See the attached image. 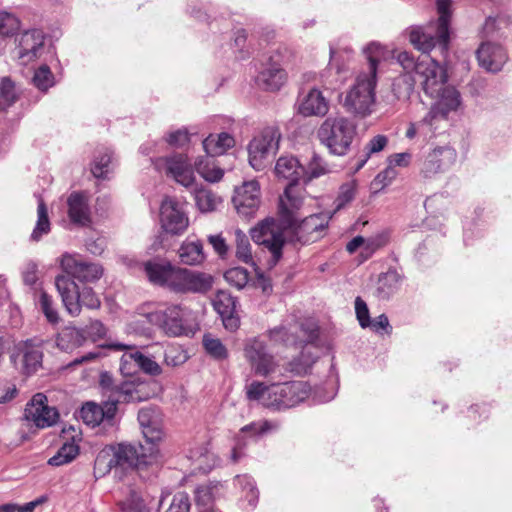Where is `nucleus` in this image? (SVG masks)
<instances>
[{"label": "nucleus", "mask_w": 512, "mask_h": 512, "mask_svg": "<svg viewBox=\"0 0 512 512\" xmlns=\"http://www.w3.org/2000/svg\"><path fill=\"white\" fill-rule=\"evenodd\" d=\"M225 280L237 289L244 288L249 280L248 272L242 267H234L224 273Z\"/></svg>", "instance_id": "52"}, {"label": "nucleus", "mask_w": 512, "mask_h": 512, "mask_svg": "<svg viewBox=\"0 0 512 512\" xmlns=\"http://www.w3.org/2000/svg\"><path fill=\"white\" fill-rule=\"evenodd\" d=\"M132 365L138 367L146 374L154 376L159 375L162 371L160 365L155 360L136 350L126 352L121 357L120 369L123 373H132Z\"/></svg>", "instance_id": "29"}, {"label": "nucleus", "mask_w": 512, "mask_h": 512, "mask_svg": "<svg viewBox=\"0 0 512 512\" xmlns=\"http://www.w3.org/2000/svg\"><path fill=\"white\" fill-rule=\"evenodd\" d=\"M208 241L212 245L214 251L220 256H226L228 252V245L222 235H209Z\"/></svg>", "instance_id": "64"}, {"label": "nucleus", "mask_w": 512, "mask_h": 512, "mask_svg": "<svg viewBox=\"0 0 512 512\" xmlns=\"http://www.w3.org/2000/svg\"><path fill=\"white\" fill-rule=\"evenodd\" d=\"M203 345L207 353L214 358L224 359L228 355L227 349L220 339L213 337L211 334L204 335Z\"/></svg>", "instance_id": "51"}, {"label": "nucleus", "mask_w": 512, "mask_h": 512, "mask_svg": "<svg viewBox=\"0 0 512 512\" xmlns=\"http://www.w3.org/2000/svg\"><path fill=\"white\" fill-rule=\"evenodd\" d=\"M398 171L392 166L388 165L383 171L378 173L371 183L372 189L376 192L384 189L390 185L397 177Z\"/></svg>", "instance_id": "55"}, {"label": "nucleus", "mask_w": 512, "mask_h": 512, "mask_svg": "<svg viewBox=\"0 0 512 512\" xmlns=\"http://www.w3.org/2000/svg\"><path fill=\"white\" fill-rule=\"evenodd\" d=\"M68 215L73 223L87 225L90 222L88 197L82 192H73L67 199Z\"/></svg>", "instance_id": "31"}, {"label": "nucleus", "mask_w": 512, "mask_h": 512, "mask_svg": "<svg viewBox=\"0 0 512 512\" xmlns=\"http://www.w3.org/2000/svg\"><path fill=\"white\" fill-rule=\"evenodd\" d=\"M479 65L489 72H498L507 61L505 50L493 43H482L477 50Z\"/></svg>", "instance_id": "28"}, {"label": "nucleus", "mask_w": 512, "mask_h": 512, "mask_svg": "<svg viewBox=\"0 0 512 512\" xmlns=\"http://www.w3.org/2000/svg\"><path fill=\"white\" fill-rule=\"evenodd\" d=\"M315 332H311L308 338V343L302 347V351L299 357L294 358L290 362L291 371L296 374H306L311 366L315 363L318 355L315 353L316 347L311 341L316 337Z\"/></svg>", "instance_id": "35"}, {"label": "nucleus", "mask_w": 512, "mask_h": 512, "mask_svg": "<svg viewBox=\"0 0 512 512\" xmlns=\"http://www.w3.org/2000/svg\"><path fill=\"white\" fill-rule=\"evenodd\" d=\"M298 110L300 114L306 117H323L329 110V103L319 89L313 88L304 96Z\"/></svg>", "instance_id": "30"}, {"label": "nucleus", "mask_w": 512, "mask_h": 512, "mask_svg": "<svg viewBox=\"0 0 512 512\" xmlns=\"http://www.w3.org/2000/svg\"><path fill=\"white\" fill-rule=\"evenodd\" d=\"M50 232V221L48 217L47 207L42 199L38 202L37 207V223L31 234L33 241H39L43 235Z\"/></svg>", "instance_id": "42"}, {"label": "nucleus", "mask_w": 512, "mask_h": 512, "mask_svg": "<svg viewBox=\"0 0 512 512\" xmlns=\"http://www.w3.org/2000/svg\"><path fill=\"white\" fill-rule=\"evenodd\" d=\"M433 123L434 121L424 122V118L418 122H411L405 135L408 139H413L417 133L427 134L428 132H431Z\"/></svg>", "instance_id": "63"}, {"label": "nucleus", "mask_w": 512, "mask_h": 512, "mask_svg": "<svg viewBox=\"0 0 512 512\" xmlns=\"http://www.w3.org/2000/svg\"><path fill=\"white\" fill-rule=\"evenodd\" d=\"M182 206L173 198L166 197L160 207V221L162 228L171 234H182L189 225L188 217Z\"/></svg>", "instance_id": "20"}, {"label": "nucleus", "mask_w": 512, "mask_h": 512, "mask_svg": "<svg viewBox=\"0 0 512 512\" xmlns=\"http://www.w3.org/2000/svg\"><path fill=\"white\" fill-rule=\"evenodd\" d=\"M16 56L19 62L27 65L38 59L44 52L45 35L40 29L24 31L16 38Z\"/></svg>", "instance_id": "15"}, {"label": "nucleus", "mask_w": 512, "mask_h": 512, "mask_svg": "<svg viewBox=\"0 0 512 512\" xmlns=\"http://www.w3.org/2000/svg\"><path fill=\"white\" fill-rule=\"evenodd\" d=\"M111 155L108 152L97 156L92 164L91 172L96 178H104L109 172Z\"/></svg>", "instance_id": "58"}, {"label": "nucleus", "mask_w": 512, "mask_h": 512, "mask_svg": "<svg viewBox=\"0 0 512 512\" xmlns=\"http://www.w3.org/2000/svg\"><path fill=\"white\" fill-rule=\"evenodd\" d=\"M243 353L256 375L267 376L276 371L278 364L274 356L267 351L266 342L260 337L246 339Z\"/></svg>", "instance_id": "10"}, {"label": "nucleus", "mask_w": 512, "mask_h": 512, "mask_svg": "<svg viewBox=\"0 0 512 512\" xmlns=\"http://www.w3.org/2000/svg\"><path fill=\"white\" fill-rule=\"evenodd\" d=\"M433 98L436 101L424 117V122H432L438 117L444 119L450 112L456 111L461 104L459 92L454 87L446 84Z\"/></svg>", "instance_id": "22"}, {"label": "nucleus", "mask_w": 512, "mask_h": 512, "mask_svg": "<svg viewBox=\"0 0 512 512\" xmlns=\"http://www.w3.org/2000/svg\"><path fill=\"white\" fill-rule=\"evenodd\" d=\"M149 388L150 384L146 382H123L120 386L111 389L110 398L116 402V406L119 402L145 401L154 395V392L150 391Z\"/></svg>", "instance_id": "25"}, {"label": "nucleus", "mask_w": 512, "mask_h": 512, "mask_svg": "<svg viewBox=\"0 0 512 512\" xmlns=\"http://www.w3.org/2000/svg\"><path fill=\"white\" fill-rule=\"evenodd\" d=\"M111 449L115 464L121 467L140 468L156 463L158 458V451L154 446L148 448L149 454L144 453L143 445L119 444Z\"/></svg>", "instance_id": "14"}, {"label": "nucleus", "mask_w": 512, "mask_h": 512, "mask_svg": "<svg viewBox=\"0 0 512 512\" xmlns=\"http://www.w3.org/2000/svg\"><path fill=\"white\" fill-rule=\"evenodd\" d=\"M138 421L146 441L154 444L163 437L162 418L158 410L145 407L138 412Z\"/></svg>", "instance_id": "27"}, {"label": "nucleus", "mask_w": 512, "mask_h": 512, "mask_svg": "<svg viewBox=\"0 0 512 512\" xmlns=\"http://www.w3.org/2000/svg\"><path fill=\"white\" fill-rule=\"evenodd\" d=\"M221 490L220 483H208L196 488L195 499L199 505L208 506L218 496Z\"/></svg>", "instance_id": "44"}, {"label": "nucleus", "mask_w": 512, "mask_h": 512, "mask_svg": "<svg viewBox=\"0 0 512 512\" xmlns=\"http://www.w3.org/2000/svg\"><path fill=\"white\" fill-rule=\"evenodd\" d=\"M153 164L158 171L164 172L184 187H191L195 183L194 169L184 154L157 158Z\"/></svg>", "instance_id": "13"}, {"label": "nucleus", "mask_w": 512, "mask_h": 512, "mask_svg": "<svg viewBox=\"0 0 512 512\" xmlns=\"http://www.w3.org/2000/svg\"><path fill=\"white\" fill-rule=\"evenodd\" d=\"M331 218L332 213L330 212L309 215L293 226L295 237L302 244L313 243L319 240L323 237Z\"/></svg>", "instance_id": "16"}, {"label": "nucleus", "mask_w": 512, "mask_h": 512, "mask_svg": "<svg viewBox=\"0 0 512 512\" xmlns=\"http://www.w3.org/2000/svg\"><path fill=\"white\" fill-rule=\"evenodd\" d=\"M214 309L221 317L231 316L235 312L236 301L227 291H218L213 299Z\"/></svg>", "instance_id": "43"}, {"label": "nucleus", "mask_w": 512, "mask_h": 512, "mask_svg": "<svg viewBox=\"0 0 512 512\" xmlns=\"http://www.w3.org/2000/svg\"><path fill=\"white\" fill-rule=\"evenodd\" d=\"M20 355H22V370L25 374H34L42 366V351L33 341H20L14 345V350L10 355L11 361L15 362Z\"/></svg>", "instance_id": "26"}, {"label": "nucleus", "mask_w": 512, "mask_h": 512, "mask_svg": "<svg viewBox=\"0 0 512 512\" xmlns=\"http://www.w3.org/2000/svg\"><path fill=\"white\" fill-rule=\"evenodd\" d=\"M79 453L78 446L72 443H64L56 455L51 457L48 463L52 466H61L70 463Z\"/></svg>", "instance_id": "45"}, {"label": "nucleus", "mask_w": 512, "mask_h": 512, "mask_svg": "<svg viewBox=\"0 0 512 512\" xmlns=\"http://www.w3.org/2000/svg\"><path fill=\"white\" fill-rule=\"evenodd\" d=\"M180 262L184 265L196 266L205 260L203 244L199 240L186 239L177 251Z\"/></svg>", "instance_id": "34"}, {"label": "nucleus", "mask_w": 512, "mask_h": 512, "mask_svg": "<svg viewBox=\"0 0 512 512\" xmlns=\"http://www.w3.org/2000/svg\"><path fill=\"white\" fill-rule=\"evenodd\" d=\"M189 140V133L185 128L170 132L166 138L168 144L174 147H182L186 145Z\"/></svg>", "instance_id": "62"}, {"label": "nucleus", "mask_w": 512, "mask_h": 512, "mask_svg": "<svg viewBox=\"0 0 512 512\" xmlns=\"http://www.w3.org/2000/svg\"><path fill=\"white\" fill-rule=\"evenodd\" d=\"M115 466H117V465L115 464V458L112 453V449L111 448L103 449L98 453V455L95 459L94 471L96 474H99L100 476H104L105 474L110 472L112 467H115Z\"/></svg>", "instance_id": "48"}, {"label": "nucleus", "mask_w": 512, "mask_h": 512, "mask_svg": "<svg viewBox=\"0 0 512 512\" xmlns=\"http://www.w3.org/2000/svg\"><path fill=\"white\" fill-rule=\"evenodd\" d=\"M401 284V276L395 270H389L378 278L376 293L380 299H389L398 291Z\"/></svg>", "instance_id": "38"}, {"label": "nucleus", "mask_w": 512, "mask_h": 512, "mask_svg": "<svg viewBox=\"0 0 512 512\" xmlns=\"http://www.w3.org/2000/svg\"><path fill=\"white\" fill-rule=\"evenodd\" d=\"M194 166L200 176L208 182H218L223 178L224 170L208 158H199Z\"/></svg>", "instance_id": "39"}, {"label": "nucleus", "mask_w": 512, "mask_h": 512, "mask_svg": "<svg viewBox=\"0 0 512 512\" xmlns=\"http://www.w3.org/2000/svg\"><path fill=\"white\" fill-rule=\"evenodd\" d=\"M39 306L41 311L44 313L46 319L50 323L55 324L59 321L58 312L53 308L52 297L48 295L45 291L40 292Z\"/></svg>", "instance_id": "57"}, {"label": "nucleus", "mask_w": 512, "mask_h": 512, "mask_svg": "<svg viewBox=\"0 0 512 512\" xmlns=\"http://www.w3.org/2000/svg\"><path fill=\"white\" fill-rule=\"evenodd\" d=\"M117 413L116 402L109 399L102 405L95 402H86L81 410L80 417L83 422L91 427L104 424V426L113 427L115 425V416Z\"/></svg>", "instance_id": "19"}, {"label": "nucleus", "mask_w": 512, "mask_h": 512, "mask_svg": "<svg viewBox=\"0 0 512 512\" xmlns=\"http://www.w3.org/2000/svg\"><path fill=\"white\" fill-rule=\"evenodd\" d=\"M234 145L235 140L233 136L226 132L210 134L203 140L205 152L212 157L223 155Z\"/></svg>", "instance_id": "36"}, {"label": "nucleus", "mask_w": 512, "mask_h": 512, "mask_svg": "<svg viewBox=\"0 0 512 512\" xmlns=\"http://www.w3.org/2000/svg\"><path fill=\"white\" fill-rule=\"evenodd\" d=\"M33 83L42 91H46L54 85V76L47 65H42L35 71Z\"/></svg>", "instance_id": "53"}, {"label": "nucleus", "mask_w": 512, "mask_h": 512, "mask_svg": "<svg viewBox=\"0 0 512 512\" xmlns=\"http://www.w3.org/2000/svg\"><path fill=\"white\" fill-rule=\"evenodd\" d=\"M355 311L361 327H369L371 324L369 310L365 301L360 297L355 299Z\"/></svg>", "instance_id": "60"}, {"label": "nucleus", "mask_w": 512, "mask_h": 512, "mask_svg": "<svg viewBox=\"0 0 512 512\" xmlns=\"http://www.w3.org/2000/svg\"><path fill=\"white\" fill-rule=\"evenodd\" d=\"M415 80L420 83L428 96L434 97L447 82L446 70L438 62L426 56L415 63Z\"/></svg>", "instance_id": "11"}, {"label": "nucleus", "mask_w": 512, "mask_h": 512, "mask_svg": "<svg viewBox=\"0 0 512 512\" xmlns=\"http://www.w3.org/2000/svg\"><path fill=\"white\" fill-rule=\"evenodd\" d=\"M361 246H364L367 255H370L377 248L374 241H366L362 236H356L347 244L346 249L349 253H354Z\"/></svg>", "instance_id": "61"}, {"label": "nucleus", "mask_w": 512, "mask_h": 512, "mask_svg": "<svg viewBox=\"0 0 512 512\" xmlns=\"http://www.w3.org/2000/svg\"><path fill=\"white\" fill-rule=\"evenodd\" d=\"M388 144V138L385 135L378 134L374 137H372L367 144L365 145L364 151L365 155L360 160L359 164L357 165V170L362 168L364 164L367 162V160L370 158L371 155L376 154L384 150V148Z\"/></svg>", "instance_id": "47"}, {"label": "nucleus", "mask_w": 512, "mask_h": 512, "mask_svg": "<svg viewBox=\"0 0 512 512\" xmlns=\"http://www.w3.org/2000/svg\"><path fill=\"white\" fill-rule=\"evenodd\" d=\"M451 2V0L437 1L439 18L435 24H430L426 28L415 27L410 30V43L417 50L428 53L436 46H439L442 52L447 51Z\"/></svg>", "instance_id": "3"}, {"label": "nucleus", "mask_w": 512, "mask_h": 512, "mask_svg": "<svg viewBox=\"0 0 512 512\" xmlns=\"http://www.w3.org/2000/svg\"><path fill=\"white\" fill-rule=\"evenodd\" d=\"M457 153L450 147H439L432 150L426 156L421 167V174L426 179H431L439 173L445 172L456 161Z\"/></svg>", "instance_id": "23"}, {"label": "nucleus", "mask_w": 512, "mask_h": 512, "mask_svg": "<svg viewBox=\"0 0 512 512\" xmlns=\"http://www.w3.org/2000/svg\"><path fill=\"white\" fill-rule=\"evenodd\" d=\"M195 201L202 212H211L222 203V198L208 189H198L195 192Z\"/></svg>", "instance_id": "41"}, {"label": "nucleus", "mask_w": 512, "mask_h": 512, "mask_svg": "<svg viewBox=\"0 0 512 512\" xmlns=\"http://www.w3.org/2000/svg\"><path fill=\"white\" fill-rule=\"evenodd\" d=\"M55 286L62 298L64 307L73 317L80 314L82 306L89 309L100 307V300L90 287L79 289L74 280L67 276L58 275L55 278Z\"/></svg>", "instance_id": "5"}, {"label": "nucleus", "mask_w": 512, "mask_h": 512, "mask_svg": "<svg viewBox=\"0 0 512 512\" xmlns=\"http://www.w3.org/2000/svg\"><path fill=\"white\" fill-rule=\"evenodd\" d=\"M251 237L255 243L268 248L275 262L282 257L285 238L283 228L275 219L263 220L251 230Z\"/></svg>", "instance_id": "12"}, {"label": "nucleus", "mask_w": 512, "mask_h": 512, "mask_svg": "<svg viewBox=\"0 0 512 512\" xmlns=\"http://www.w3.org/2000/svg\"><path fill=\"white\" fill-rule=\"evenodd\" d=\"M310 394V387L303 381H291L283 384L266 386L253 382L247 388V397L259 401L263 406L281 410L296 406Z\"/></svg>", "instance_id": "2"}, {"label": "nucleus", "mask_w": 512, "mask_h": 512, "mask_svg": "<svg viewBox=\"0 0 512 512\" xmlns=\"http://www.w3.org/2000/svg\"><path fill=\"white\" fill-rule=\"evenodd\" d=\"M275 173L278 178L289 180V184H296L306 175V169L293 156L280 157L275 165Z\"/></svg>", "instance_id": "32"}, {"label": "nucleus", "mask_w": 512, "mask_h": 512, "mask_svg": "<svg viewBox=\"0 0 512 512\" xmlns=\"http://www.w3.org/2000/svg\"><path fill=\"white\" fill-rule=\"evenodd\" d=\"M267 336L272 343L283 344L286 347L301 343L298 341L295 331H292L291 327L287 328L283 325L268 330Z\"/></svg>", "instance_id": "40"}, {"label": "nucleus", "mask_w": 512, "mask_h": 512, "mask_svg": "<svg viewBox=\"0 0 512 512\" xmlns=\"http://www.w3.org/2000/svg\"><path fill=\"white\" fill-rule=\"evenodd\" d=\"M60 265L66 273L65 276L72 277L81 282L96 281L103 274V269L100 265L83 261L79 256L68 253L61 257Z\"/></svg>", "instance_id": "17"}, {"label": "nucleus", "mask_w": 512, "mask_h": 512, "mask_svg": "<svg viewBox=\"0 0 512 512\" xmlns=\"http://www.w3.org/2000/svg\"><path fill=\"white\" fill-rule=\"evenodd\" d=\"M234 208L243 217L254 215L260 204V186L256 180L244 182L235 189L232 198Z\"/></svg>", "instance_id": "21"}, {"label": "nucleus", "mask_w": 512, "mask_h": 512, "mask_svg": "<svg viewBox=\"0 0 512 512\" xmlns=\"http://www.w3.org/2000/svg\"><path fill=\"white\" fill-rule=\"evenodd\" d=\"M190 502L186 493L179 492L173 496L172 502L166 512H189Z\"/></svg>", "instance_id": "59"}, {"label": "nucleus", "mask_w": 512, "mask_h": 512, "mask_svg": "<svg viewBox=\"0 0 512 512\" xmlns=\"http://www.w3.org/2000/svg\"><path fill=\"white\" fill-rule=\"evenodd\" d=\"M357 182L355 180L348 181L342 184L339 188L338 196L335 199V210H340L349 204L356 195Z\"/></svg>", "instance_id": "49"}, {"label": "nucleus", "mask_w": 512, "mask_h": 512, "mask_svg": "<svg viewBox=\"0 0 512 512\" xmlns=\"http://www.w3.org/2000/svg\"><path fill=\"white\" fill-rule=\"evenodd\" d=\"M236 257L246 263H252L253 257L248 237L240 229L235 230Z\"/></svg>", "instance_id": "46"}, {"label": "nucleus", "mask_w": 512, "mask_h": 512, "mask_svg": "<svg viewBox=\"0 0 512 512\" xmlns=\"http://www.w3.org/2000/svg\"><path fill=\"white\" fill-rule=\"evenodd\" d=\"M281 134L277 127H266L256 135L248 145V160L256 171L264 170L270 163L271 157L279 148Z\"/></svg>", "instance_id": "7"}, {"label": "nucleus", "mask_w": 512, "mask_h": 512, "mask_svg": "<svg viewBox=\"0 0 512 512\" xmlns=\"http://www.w3.org/2000/svg\"><path fill=\"white\" fill-rule=\"evenodd\" d=\"M191 312L179 305H171L164 309L150 312L147 321L158 326L168 336L188 335L192 332Z\"/></svg>", "instance_id": "6"}, {"label": "nucleus", "mask_w": 512, "mask_h": 512, "mask_svg": "<svg viewBox=\"0 0 512 512\" xmlns=\"http://www.w3.org/2000/svg\"><path fill=\"white\" fill-rule=\"evenodd\" d=\"M363 52L369 62L368 71L357 77L344 101V106L349 112L360 116L372 112L375 103L377 65L386 58L387 53L384 47L375 42L368 44Z\"/></svg>", "instance_id": "1"}, {"label": "nucleus", "mask_w": 512, "mask_h": 512, "mask_svg": "<svg viewBox=\"0 0 512 512\" xmlns=\"http://www.w3.org/2000/svg\"><path fill=\"white\" fill-rule=\"evenodd\" d=\"M19 28L20 21L14 14L0 11V36H12Z\"/></svg>", "instance_id": "50"}, {"label": "nucleus", "mask_w": 512, "mask_h": 512, "mask_svg": "<svg viewBox=\"0 0 512 512\" xmlns=\"http://www.w3.org/2000/svg\"><path fill=\"white\" fill-rule=\"evenodd\" d=\"M16 100V93L13 83L9 79H2L0 82V111L6 110Z\"/></svg>", "instance_id": "54"}, {"label": "nucleus", "mask_w": 512, "mask_h": 512, "mask_svg": "<svg viewBox=\"0 0 512 512\" xmlns=\"http://www.w3.org/2000/svg\"><path fill=\"white\" fill-rule=\"evenodd\" d=\"M174 265L166 260H152L144 263V271L148 280L161 287H165L170 278Z\"/></svg>", "instance_id": "33"}, {"label": "nucleus", "mask_w": 512, "mask_h": 512, "mask_svg": "<svg viewBox=\"0 0 512 512\" xmlns=\"http://www.w3.org/2000/svg\"><path fill=\"white\" fill-rule=\"evenodd\" d=\"M284 61L285 55L280 51L270 56L269 63L257 76L259 87L269 91H277L283 86L286 81V72L282 68Z\"/></svg>", "instance_id": "24"}, {"label": "nucleus", "mask_w": 512, "mask_h": 512, "mask_svg": "<svg viewBox=\"0 0 512 512\" xmlns=\"http://www.w3.org/2000/svg\"><path fill=\"white\" fill-rule=\"evenodd\" d=\"M356 125L343 116L328 117L318 129V137L331 153L345 155L356 135Z\"/></svg>", "instance_id": "4"}, {"label": "nucleus", "mask_w": 512, "mask_h": 512, "mask_svg": "<svg viewBox=\"0 0 512 512\" xmlns=\"http://www.w3.org/2000/svg\"><path fill=\"white\" fill-rule=\"evenodd\" d=\"M212 284L210 274L174 266L166 288L175 293H206Z\"/></svg>", "instance_id": "8"}, {"label": "nucleus", "mask_w": 512, "mask_h": 512, "mask_svg": "<svg viewBox=\"0 0 512 512\" xmlns=\"http://www.w3.org/2000/svg\"><path fill=\"white\" fill-rule=\"evenodd\" d=\"M84 333L75 327H65L59 332L56 343L57 347L65 352L73 351L85 342Z\"/></svg>", "instance_id": "37"}, {"label": "nucleus", "mask_w": 512, "mask_h": 512, "mask_svg": "<svg viewBox=\"0 0 512 512\" xmlns=\"http://www.w3.org/2000/svg\"><path fill=\"white\" fill-rule=\"evenodd\" d=\"M24 416L36 427L47 428L57 422L59 413L55 407L48 406L47 397L44 394L37 393L26 405Z\"/></svg>", "instance_id": "18"}, {"label": "nucleus", "mask_w": 512, "mask_h": 512, "mask_svg": "<svg viewBox=\"0 0 512 512\" xmlns=\"http://www.w3.org/2000/svg\"><path fill=\"white\" fill-rule=\"evenodd\" d=\"M236 485H239L243 491H246L245 498L251 506H255L258 499V491L251 477L247 475L237 476Z\"/></svg>", "instance_id": "56"}, {"label": "nucleus", "mask_w": 512, "mask_h": 512, "mask_svg": "<svg viewBox=\"0 0 512 512\" xmlns=\"http://www.w3.org/2000/svg\"><path fill=\"white\" fill-rule=\"evenodd\" d=\"M312 201L304 188L296 184H288L283 195L279 197L278 213L281 221L287 227H293L299 218L300 212L305 210L308 203Z\"/></svg>", "instance_id": "9"}]
</instances>
